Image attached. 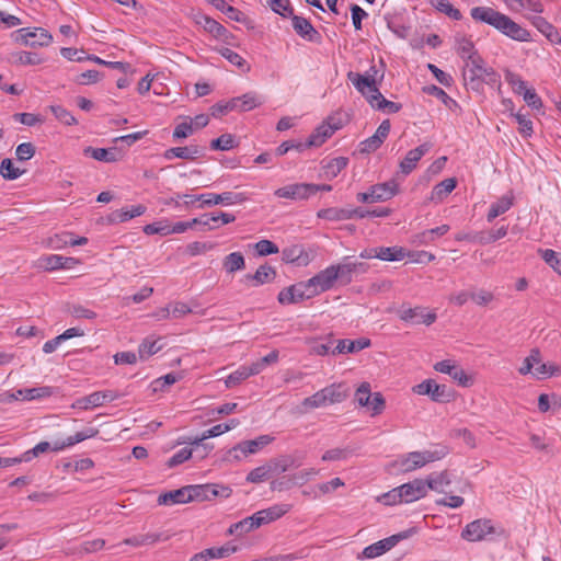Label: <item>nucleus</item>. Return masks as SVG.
I'll return each mask as SVG.
<instances>
[{"label":"nucleus","mask_w":561,"mask_h":561,"mask_svg":"<svg viewBox=\"0 0 561 561\" xmlns=\"http://www.w3.org/2000/svg\"><path fill=\"white\" fill-rule=\"evenodd\" d=\"M534 376L537 379H546L551 376H559L561 374V367L553 363H541L536 365Z\"/></svg>","instance_id":"50"},{"label":"nucleus","mask_w":561,"mask_h":561,"mask_svg":"<svg viewBox=\"0 0 561 561\" xmlns=\"http://www.w3.org/2000/svg\"><path fill=\"white\" fill-rule=\"evenodd\" d=\"M431 4L437 9L439 12L445 13L453 20H460L461 13L458 9H456L449 1L447 0H431Z\"/></svg>","instance_id":"55"},{"label":"nucleus","mask_w":561,"mask_h":561,"mask_svg":"<svg viewBox=\"0 0 561 561\" xmlns=\"http://www.w3.org/2000/svg\"><path fill=\"white\" fill-rule=\"evenodd\" d=\"M231 428H232V426L228 423H218L210 430L205 431L201 437L196 436L194 438H190L187 443L196 446V449H198L199 447H203V454L201 455V457H205L213 449V446L203 444V442L207 438L219 436V435L230 431Z\"/></svg>","instance_id":"22"},{"label":"nucleus","mask_w":561,"mask_h":561,"mask_svg":"<svg viewBox=\"0 0 561 561\" xmlns=\"http://www.w3.org/2000/svg\"><path fill=\"white\" fill-rule=\"evenodd\" d=\"M217 51L225 59H227L231 65L238 67L243 72H249L250 71V65L238 53L233 51L232 49H230L228 47H221V48L217 49Z\"/></svg>","instance_id":"45"},{"label":"nucleus","mask_w":561,"mask_h":561,"mask_svg":"<svg viewBox=\"0 0 561 561\" xmlns=\"http://www.w3.org/2000/svg\"><path fill=\"white\" fill-rule=\"evenodd\" d=\"M540 362V351L538 348H534L530 351V354L524 359L523 365L518 368V373L520 375H527L534 373L535 367Z\"/></svg>","instance_id":"57"},{"label":"nucleus","mask_w":561,"mask_h":561,"mask_svg":"<svg viewBox=\"0 0 561 561\" xmlns=\"http://www.w3.org/2000/svg\"><path fill=\"white\" fill-rule=\"evenodd\" d=\"M84 154L89 156L98 161L102 162H116L119 160V152L116 148H93L87 147L84 149Z\"/></svg>","instance_id":"35"},{"label":"nucleus","mask_w":561,"mask_h":561,"mask_svg":"<svg viewBox=\"0 0 561 561\" xmlns=\"http://www.w3.org/2000/svg\"><path fill=\"white\" fill-rule=\"evenodd\" d=\"M188 492L191 495V502L193 501H211L213 500V486L210 483L207 484H194L188 485Z\"/></svg>","instance_id":"47"},{"label":"nucleus","mask_w":561,"mask_h":561,"mask_svg":"<svg viewBox=\"0 0 561 561\" xmlns=\"http://www.w3.org/2000/svg\"><path fill=\"white\" fill-rule=\"evenodd\" d=\"M249 377H250V375L245 368V365H242L226 378V380H225L226 387L233 388V387L240 385L243 380H245Z\"/></svg>","instance_id":"60"},{"label":"nucleus","mask_w":561,"mask_h":561,"mask_svg":"<svg viewBox=\"0 0 561 561\" xmlns=\"http://www.w3.org/2000/svg\"><path fill=\"white\" fill-rule=\"evenodd\" d=\"M144 232L148 236H151V234L168 236V234H171L170 224H168L167 221H157V222L148 224L144 227Z\"/></svg>","instance_id":"63"},{"label":"nucleus","mask_w":561,"mask_h":561,"mask_svg":"<svg viewBox=\"0 0 561 561\" xmlns=\"http://www.w3.org/2000/svg\"><path fill=\"white\" fill-rule=\"evenodd\" d=\"M271 478V469L266 465L260 466L251 470L247 476V481L251 483H260Z\"/></svg>","instance_id":"62"},{"label":"nucleus","mask_w":561,"mask_h":561,"mask_svg":"<svg viewBox=\"0 0 561 561\" xmlns=\"http://www.w3.org/2000/svg\"><path fill=\"white\" fill-rule=\"evenodd\" d=\"M238 550L237 546L227 543L221 547H211L191 557L190 561H208L211 559H224Z\"/></svg>","instance_id":"25"},{"label":"nucleus","mask_w":561,"mask_h":561,"mask_svg":"<svg viewBox=\"0 0 561 561\" xmlns=\"http://www.w3.org/2000/svg\"><path fill=\"white\" fill-rule=\"evenodd\" d=\"M456 49L465 61L471 59L473 56H479L478 51L474 49L472 41L466 37H458L456 39Z\"/></svg>","instance_id":"52"},{"label":"nucleus","mask_w":561,"mask_h":561,"mask_svg":"<svg viewBox=\"0 0 561 561\" xmlns=\"http://www.w3.org/2000/svg\"><path fill=\"white\" fill-rule=\"evenodd\" d=\"M276 277V271L273 266L263 264L257 267L254 274L244 275V280L253 287L267 284Z\"/></svg>","instance_id":"28"},{"label":"nucleus","mask_w":561,"mask_h":561,"mask_svg":"<svg viewBox=\"0 0 561 561\" xmlns=\"http://www.w3.org/2000/svg\"><path fill=\"white\" fill-rule=\"evenodd\" d=\"M465 62L463 79L466 85L473 91H480L486 79L492 80V78L495 77L494 70L485 66L480 55L473 56Z\"/></svg>","instance_id":"5"},{"label":"nucleus","mask_w":561,"mask_h":561,"mask_svg":"<svg viewBox=\"0 0 561 561\" xmlns=\"http://www.w3.org/2000/svg\"><path fill=\"white\" fill-rule=\"evenodd\" d=\"M290 510H291L290 504L280 503V504H275L265 510H261L260 515H262L263 523L268 524L271 522H274V520L280 518L286 513H288Z\"/></svg>","instance_id":"40"},{"label":"nucleus","mask_w":561,"mask_h":561,"mask_svg":"<svg viewBox=\"0 0 561 561\" xmlns=\"http://www.w3.org/2000/svg\"><path fill=\"white\" fill-rule=\"evenodd\" d=\"M222 268L227 274H233L245 268V259L241 252H232L222 260Z\"/></svg>","instance_id":"39"},{"label":"nucleus","mask_w":561,"mask_h":561,"mask_svg":"<svg viewBox=\"0 0 561 561\" xmlns=\"http://www.w3.org/2000/svg\"><path fill=\"white\" fill-rule=\"evenodd\" d=\"M310 298L312 297L305 282L282 289L277 296V300L282 305L297 304Z\"/></svg>","instance_id":"15"},{"label":"nucleus","mask_w":561,"mask_h":561,"mask_svg":"<svg viewBox=\"0 0 561 561\" xmlns=\"http://www.w3.org/2000/svg\"><path fill=\"white\" fill-rule=\"evenodd\" d=\"M158 342L159 340H154L152 337L145 339L138 347L139 358L145 360L157 354L161 350V345L158 344Z\"/></svg>","instance_id":"53"},{"label":"nucleus","mask_w":561,"mask_h":561,"mask_svg":"<svg viewBox=\"0 0 561 561\" xmlns=\"http://www.w3.org/2000/svg\"><path fill=\"white\" fill-rule=\"evenodd\" d=\"M354 400L360 407L367 409L370 412V416H377L385 409V399L380 392L371 393L370 385L368 382H363L356 389L354 394Z\"/></svg>","instance_id":"6"},{"label":"nucleus","mask_w":561,"mask_h":561,"mask_svg":"<svg viewBox=\"0 0 561 561\" xmlns=\"http://www.w3.org/2000/svg\"><path fill=\"white\" fill-rule=\"evenodd\" d=\"M238 142L231 134H224L220 137L211 140L210 149L227 151L237 147Z\"/></svg>","instance_id":"56"},{"label":"nucleus","mask_w":561,"mask_h":561,"mask_svg":"<svg viewBox=\"0 0 561 561\" xmlns=\"http://www.w3.org/2000/svg\"><path fill=\"white\" fill-rule=\"evenodd\" d=\"M350 396V388L344 382L332 383L317 391L302 401L305 409L328 408L335 403H341Z\"/></svg>","instance_id":"4"},{"label":"nucleus","mask_w":561,"mask_h":561,"mask_svg":"<svg viewBox=\"0 0 561 561\" xmlns=\"http://www.w3.org/2000/svg\"><path fill=\"white\" fill-rule=\"evenodd\" d=\"M24 171L15 168L11 159H3L0 165V174L5 180H15L23 174Z\"/></svg>","instance_id":"58"},{"label":"nucleus","mask_w":561,"mask_h":561,"mask_svg":"<svg viewBox=\"0 0 561 561\" xmlns=\"http://www.w3.org/2000/svg\"><path fill=\"white\" fill-rule=\"evenodd\" d=\"M513 205V198L511 196L504 195L500 199H497L495 203H493L490 206L489 213H488V221H493L496 217L500 215L506 213Z\"/></svg>","instance_id":"43"},{"label":"nucleus","mask_w":561,"mask_h":561,"mask_svg":"<svg viewBox=\"0 0 561 561\" xmlns=\"http://www.w3.org/2000/svg\"><path fill=\"white\" fill-rule=\"evenodd\" d=\"M494 528L490 519H477L469 523L461 533V537L468 541H480Z\"/></svg>","instance_id":"17"},{"label":"nucleus","mask_w":561,"mask_h":561,"mask_svg":"<svg viewBox=\"0 0 561 561\" xmlns=\"http://www.w3.org/2000/svg\"><path fill=\"white\" fill-rule=\"evenodd\" d=\"M398 192V184L389 181L370 186L367 192L358 193L356 198L360 203H377L388 201Z\"/></svg>","instance_id":"9"},{"label":"nucleus","mask_w":561,"mask_h":561,"mask_svg":"<svg viewBox=\"0 0 561 561\" xmlns=\"http://www.w3.org/2000/svg\"><path fill=\"white\" fill-rule=\"evenodd\" d=\"M191 502L188 485L162 493L158 496L159 505L185 504Z\"/></svg>","instance_id":"32"},{"label":"nucleus","mask_w":561,"mask_h":561,"mask_svg":"<svg viewBox=\"0 0 561 561\" xmlns=\"http://www.w3.org/2000/svg\"><path fill=\"white\" fill-rule=\"evenodd\" d=\"M370 346V340L366 337L357 339V340H339L337 344L334 348H332L331 354L337 355V354H351V353H357L364 348H367Z\"/></svg>","instance_id":"29"},{"label":"nucleus","mask_w":561,"mask_h":561,"mask_svg":"<svg viewBox=\"0 0 561 561\" xmlns=\"http://www.w3.org/2000/svg\"><path fill=\"white\" fill-rule=\"evenodd\" d=\"M332 121V118H329L327 122L316 128V130L309 137V146H321L328 138H330L337 129L341 128L340 123H333Z\"/></svg>","instance_id":"27"},{"label":"nucleus","mask_w":561,"mask_h":561,"mask_svg":"<svg viewBox=\"0 0 561 561\" xmlns=\"http://www.w3.org/2000/svg\"><path fill=\"white\" fill-rule=\"evenodd\" d=\"M391 125L389 119H385L378 126L376 133L360 142V152L370 153L376 151L388 137Z\"/></svg>","instance_id":"19"},{"label":"nucleus","mask_w":561,"mask_h":561,"mask_svg":"<svg viewBox=\"0 0 561 561\" xmlns=\"http://www.w3.org/2000/svg\"><path fill=\"white\" fill-rule=\"evenodd\" d=\"M290 510H291L290 504L280 503V504H275L265 510H261L260 515H262L263 523L268 524L271 522H274V520L280 518L286 513H288Z\"/></svg>","instance_id":"41"},{"label":"nucleus","mask_w":561,"mask_h":561,"mask_svg":"<svg viewBox=\"0 0 561 561\" xmlns=\"http://www.w3.org/2000/svg\"><path fill=\"white\" fill-rule=\"evenodd\" d=\"M318 218L327 219L330 221H341L351 219L348 208L330 207L320 209L317 214Z\"/></svg>","instance_id":"46"},{"label":"nucleus","mask_w":561,"mask_h":561,"mask_svg":"<svg viewBox=\"0 0 561 561\" xmlns=\"http://www.w3.org/2000/svg\"><path fill=\"white\" fill-rule=\"evenodd\" d=\"M402 494L403 503H412L427 494L426 482L423 479H414L411 482L397 486Z\"/></svg>","instance_id":"20"},{"label":"nucleus","mask_w":561,"mask_h":561,"mask_svg":"<svg viewBox=\"0 0 561 561\" xmlns=\"http://www.w3.org/2000/svg\"><path fill=\"white\" fill-rule=\"evenodd\" d=\"M531 24L543 35L551 39L554 27L542 16L534 15L530 18Z\"/></svg>","instance_id":"64"},{"label":"nucleus","mask_w":561,"mask_h":561,"mask_svg":"<svg viewBox=\"0 0 561 561\" xmlns=\"http://www.w3.org/2000/svg\"><path fill=\"white\" fill-rule=\"evenodd\" d=\"M310 187L309 183H293L279 187L274 191V195L278 198L290 199L295 202L307 201L310 198Z\"/></svg>","instance_id":"16"},{"label":"nucleus","mask_w":561,"mask_h":561,"mask_svg":"<svg viewBox=\"0 0 561 561\" xmlns=\"http://www.w3.org/2000/svg\"><path fill=\"white\" fill-rule=\"evenodd\" d=\"M367 102L373 108L390 114L398 113L402 107L401 104L385 99L380 92L371 95Z\"/></svg>","instance_id":"38"},{"label":"nucleus","mask_w":561,"mask_h":561,"mask_svg":"<svg viewBox=\"0 0 561 561\" xmlns=\"http://www.w3.org/2000/svg\"><path fill=\"white\" fill-rule=\"evenodd\" d=\"M196 22L215 37H221L226 33V28L220 23L207 15H201Z\"/></svg>","instance_id":"54"},{"label":"nucleus","mask_w":561,"mask_h":561,"mask_svg":"<svg viewBox=\"0 0 561 561\" xmlns=\"http://www.w3.org/2000/svg\"><path fill=\"white\" fill-rule=\"evenodd\" d=\"M414 533L415 531L412 528V529H408V530L398 533V534L387 537L385 539H381L373 545L365 547L362 552V556H363V558H366V559L377 558V557L386 553L387 551H389L401 540L408 539Z\"/></svg>","instance_id":"8"},{"label":"nucleus","mask_w":561,"mask_h":561,"mask_svg":"<svg viewBox=\"0 0 561 561\" xmlns=\"http://www.w3.org/2000/svg\"><path fill=\"white\" fill-rule=\"evenodd\" d=\"M456 184L457 182L454 178L443 180L434 186L431 198L433 201H442L455 190Z\"/></svg>","instance_id":"49"},{"label":"nucleus","mask_w":561,"mask_h":561,"mask_svg":"<svg viewBox=\"0 0 561 561\" xmlns=\"http://www.w3.org/2000/svg\"><path fill=\"white\" fill-rule=\"evenodd\" d=\"M449 454L446 446H438L435 449L423 451H411L398 457L391 467L400 473H407L423 468L427 463L443 459Z\"/></svg>","instance_id":"2"},{"label":"nucleus","mask_w":561,"mask_h":561,"mask_svg":"<svg viewBox=\"0 0 561 561\" xmlns=\"http://www.w3.org/2000/svg\"><path fill=\"white\" fill-rule=\"evenodd\" d=\"M98 434V430L94 428H87L80 432H77L75 435L68 436L64 440H55L53 443L48 442H41L37 445H35L32 449L26 450L21 455V457H16L19 460V463L21 462H28L33 458L38 457L41 454H44L48 450L51 451H60L64 450L67 447H71L78 443H81L88 438L94 437Z\"/></svg>","instance_id":"3"},{"label":"nucleus","mask_w":561,"mask_h":561,"mask_svg":"<svg viewBox=\"0 0 561 561\" xmlns=\"http://www.w3.org/2000/svg\"><path fill=\"white\" fill-rule=\"evenodd\" d=\"M399 318L405 322L431 325L436 321L437 316L435 312H426V308L417 306L414 308H402L399 311Z\"/></svg>","instance_id":"18"},{"label":"nucleus","mask_w":561,"mask_h":561,"mask_svg":"<svg viewBox=\"0 0 561 561\" xmlns=\"http://www.w3.org/2000/svg\"><path fill=\"white\" fill-rule=\"evenodd\" d=\"M378 249V259L381 261L394 262L401 261L407 256L405 250L401 247H380Z\"/></svg>","instance_id":"48"},{"label":"nucleus","mask_w":561,"mask_h":561,"mask_svg":"<svg viewBox=\"0 0 561 561\" xmlns=\"http://www.w3.org/2000/svg\"><path fill=\"white\" fill-rule=\"evenodd\" d=\"M262 104L259 95L254 92L245 93L241 96L231 99L226 103L225 110H236L240 112L251 111Z\"/></svg>","instance_id":"26"},{"label":"nucleus","mask_w":561,"mask_h":561,"mask_svg":"<svg viewBox=\"0 0 561 561\" xmlns=\"http://www.w3.org/2000/svg\"><path fill=\"white\" fill-rule=\"evenodd\" d=\"M290 18L293 28L300 37L313 43H318L321 39L320 33L313 27L309 20L295 14Z\"/></svg>","instance_id":"23"},{"label":"nucleus","mask_w":561,"mask_h":561,"mask_svg":"<svg viewBox=\"0 0 561 561\" xmlns=\"http://www.w3.org/2000/svg\"><path fill=\"white\" fill-rule=\"evenodd\" d=\"M16 42L31 47L36 46H48L51 41L53 36L42 27H23L20 28L18 32Z\"/></svg>","instance_id":"10"},{"label":"nucleus","mask_w":561,"mask_h":561,"mask_svg":"<svg viewBox=\"0 0 561 561\" xmlns=\"http://www.w3.org/2000/svg\"><path fill=\"white\" fill-rule=\"evenodd\" d=\"M201 198V207L205 206H214V205H237L242 204L248 199L244 193H236V192H222L220 194L216 193H205L199 195Z\"/></svg>","instance_id":"13"},{"label":"nucleus","mask_w":561,"mask_h":561,"mask_svg":"<svg viewBox=\"0 0 561 561\" xmlns=\"http://www.w3.org/2000/svg\"><path fill=\"white\" fill-rule=\"evenodd\" d=\"M335 282L336 273H333V267L328 266L305 283L311 294V297H314L321 293L330 290L334 286Z\"/></svg>","instance_id":"12"},{"label":"nucleus","mask_w":561,"mask_h":561,"mask_svg":"<svg viewBox=\"0 0 561 561\" xmlns=\"http://www.w3.org/2000/svg\"><path fill=\"white\" fill-rule=\"evenodd\" d=\"M201 154V148L195 145L185 147H173L167 149L163 153L164 159L172 160L174 158L195 160Z\"/></svg>","instance_id":"34"},{"label":"nucleus","mask_w":561,"mask_h":561,"mask_svg":"<svg viewBox=\"0 0 561 561\" xmlns=\"http://www.w3.org/2000/svg\"><path fill=\"white\" fill-rule=\"evenodd\" d=\"M161 539L160 534H145V535H136L123 540L124 545L140 547L148 546L158 542Z\"/></svg>","instance_id":"51"},{"label":"nucleus","mask_w":561,"mask_h":561,"mask_svg":"<svg viewBox=\"0 0 561 561\" xmlns=\"http://www.w3.org/2000/svg\"><path fill=\"white\" fill-rule=\"evenodd\" d=\"M348 257H345L344 261L340 264L330 265L329 267H333V273H336V280L343 279L346 283L352 280V274L357 271V268L363 267L364 264L359 262H348Z\"/></svg>","instance_id":"37"},{"label":"nucleus","mask_w":561,"mask_h":561,"mask_svg":"<svg viewBox=\"0 0 561 561\" xmlns=\"http://www.w3.org/2000/svg\"><path fill=\"white\" fill-rule=\"evenodd\" d=\"M412 390L419 396H428L435 402H449L454 398V391L449 387L433 379L415 385Z\"/></svg>","instance_id":"7"},{"label":"nucleus","mask_w":561,"mask_h":561,"mask_svg":"<svg viewBox=\"0 0 561 561\" xmlns=\"http://www.w3.org/2000/svg\"><path fill=\"white\" fill-rule=\"evenodd\" d=\"M116 398L117 394L112 390L95 391L89 396L78 399L75 407L87 410L100 407L105 402H111Z\"/></svg>","instance_id":"21"},{"label":"nucleus","mask_w":561,"mask_h":561,"mask_svg":"<svg viewBox=\"0 0 561 561\" xmlns=\"http://www.w3.org/2000/svg\"><path fill=\"white\" fill-rule=\"evenodd\" d=\"M347 78L367 101L370 100L371 95L380 92L377 87V78L370 76V71H366L364 75L350 71Z\"/></svg>","instance_id":"14"},{"label":"nucleus","mask_w":561,"mask_h":561,"mask_svg":"<svg viewBox=\"0 0 561 561\" xmlns=\"http://www.w3.org/2000/svg\"><path fill=\"white\" fill-rule=\"evenodd\" d=\"M471 18L481 23L489 24L495 30L501 32L503 35L517 41V42H530V33L514 22L506 14L494 10L490 7H474L470 10Z\"/></svg>","instance_id":"1"},{"label":"nucleus","mask_w":561,"mask_h":561,"mask_svg":"<svg viewBox=\"0 0 561 561\" xmlns=\"http://www.w3.org/2000/svg\"><path fill=\"white\" fill-rule=\"evenodd\" d=\"M539 252L543 261L561 275V255L551 249L540 250Z\"/></svg>","instance_id":"61"},{"label":"nucleus","mask_w":561,"mask_h":561,"mask_svg":"<svg viewBox=\"0 0 561 561\" xmlns=\"http://www.w3.org/2000/svg\"><path fill=\"white\" fill-rule=\"evenodd\" d=\"M53 393V390L50 387L44 386V387H35V388H27V389H18L13 392L9 393V400H25V401H32L35 399H42L47 398Z\"/></svg>","instance_id":"30"},{"label":"nucleus","mask_w":561,"mask_h":561,"mask_svg":"<svg viewBox=\"0 0 561 561\" xmlns=\"http://www.w3.org/2000/svg\"><path fill=\"white\" fill-rule=\"evenodd\" d=\"M321 164L322 176L327 180H333L347 167L348 158L336 157L330 160H323Z\"/></svg>","instance_id":"33"},{"label":"nucleus","mask_w":561,"mask_h":561,"mask_svg":"<svg viewBox=\"0 0 561 561\" xmlns=\"http://www.w3.org/2000/svg\"><path fill=\"white\" fill-rule=\"evenodd\" d=\"M282 257L283 261L287 263H296L297 265H307L309 262L308 255H304V250L298 245L284 249Z\"/></svg>","instance_id":"42"},{"label":"nucleus","mask_w":561,"mask_h":561,"mask_svg":"<svg viewBox=\"0 0 561 561\" xmlns=\"http://www.w3.org/2000/svg\"><path fill=\"white\" fill-rule=\"evenodd\" d=\"M147 207L138 204L130 208H122L112 213L110 221L112 222H126L135 217L141 216L146 213Z\"/></svg>","instance_id":"36"},{"label":"nucleus","mask_w":561,"mask_h":561,"mask_svg":"<svg viewBox=\"0 0 561 561\" xmlns=\"http://www.w3.org/2000/svg\"><path fill=\"white\" fill-rule=\"evenodd\" d=\"M427 491L432 490L437 493H446L451 484V474L448 470L431 473L426 479Z\"/></svg>","instance_id":"31"},{"label":"nucleus","mask_w":561,"mask_h":561,"mask_svg":"<svg viewBox=\"0 0 561 561\" xmlns=\"http://www.w3.org/2000/svg\"><path fill=\"white\" fill-rule=\"evenodd\" d=\"M431 147V144L424 142L408 151L403 160L400 162L401 172L405 175L410 174L416 168L417 162L422 157L430 151Z\"/></svg>","instance_id":"24"},{"label":"nucleus","mask_w":561,"mask_h":561,"mask_svg":"<svg viewBox=\"0 0 561 561\" xmlns=\"http://www.w3.org/2000/svg\"><path fill=\"white\" fill-rule=\"evenodd\" d=\"M424 91L440 100L446 107L450 111L456 112L459 108V104L453 98H450L443 89L434 84L425 87Z\"/></svg>","instance_id":"44"},{"label":"nucleus","mask_w":561,"mask_h":561,"mask_svg":"<svg viewBox=\"0 0 561 561\" xmlns=\"http://www.w3.org/2000/svg\"><path fill=\"white\" fill-rule=\"evenodd\" d=\"M270 8L277 14L288 18L294 14L289 0H267Z\"/></svg>","instance_id":"59"},{"label":"nucleus","mask_w":561,"mask_h":561,"mask_svg":"<svg viewBox=\"0 0 561 561\" xmlns=\"http://www.w3.org/2000/svg\"><path fill=\"white\" fill-rule=\"evenodd\" d=\"M273 440V437L270 435H261L254 439L243 440L236 445L228 451V456L240 460L243 457H247L251 454L257 453L264 446L268 445Z\"/></svg>","instance_id":"11"}]
</instances>
